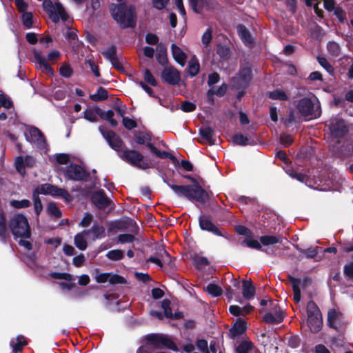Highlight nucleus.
Instances as JSON below:
<instances>
[{
  "label": "nucleus",
  "mask_w": 353,
  "mask_h": 353,
  "mask_svg": "<svg viewBox=\"0 0 353 353\" xmlns=\"http://www.w3.org/2000/svg\"><path fill=\"white\" fill-rule=\"evenodd\" d=\"M99 131L103 134V137L108 141L109 145L112 148L118 151L122 146V141L114 132L107 130L103 126L99 128Z\"/></svg>",
  "instance_id": "11"
},
{
  "label": "nucleus",
  "mask_w": 353,
  "mask_h": 353,
  "mask_svg": "<svg viewBox=\"0 0 353 353\" xmlns=\"http://www.w3.org/2000/svg\"><path fill=\"white\" fill-rule=\"evenodd\" d=\"M90 234V230H83L74 236V245L80 250H85L87 248V241L85 237Z\"/></svg>",
  "instance_id": "23"
},
{
  "label": "nucleus",
  "mask_w": 353,
  "mask_h": 353,
  "mask_svg": "<svg viewBox=\"0 0 353 353\" xmlns=\"http://www.w3.org/2000/svg\"><path fill=\"white\" fill-rule=\"evenodd\" d=\"M6 232V218L3 213H0V236L4 239Z\"/></svg>",
  "instance_id": "55"
},
{
  "label": "nucleus",
  "mask_w": 353,
  "mask_h": 353,
  "mask_svg": "<svg viewBox=\"0 0 353 353\" xmlns=\"http://www.w3.org/2000/svg\"><path fill=\"white\" fill-rule=\"evenodd\" d=\"M26 345L23 336H18L16 339L10 341V345L12 347V353L20 352L22 347Z\"/></svg>",
  "instance_id": "34"
},
{
  "label": "nucleus",
  "mask_w": 353,
  "mask_h": 353,
  "mask_svg": "<svg viewBox=\"0 0 353 353\" xmlns=\"http://www.w3.org/2000/svg\"><path fill=\"white\" fill-rule=\"evenodd\" d=\"M161 307L163 310L164 315L167 318H173V314L170 308V301L168 299H164L161 303Z\"/></svg>",
  "instance_id": "47"
},
{
  "label": "nucleus",
  "mask_w": 353,
  "mask_h": 353,
  "mask_svg": "<svg viewBox=\"0 0 353 353\" xmlns=\"http://www.w3.org/2000/svg\"><path fill=\"white\" fill-rule=\"evenodd\" d=\"M97 108L95 109L88 108L83 112L84 119L90 122H97Z\"/></svg>",
  "instance_id": "40"
},
{
  "label": "nucleus",
  "mask_w": 353,
  "mask_h": 353,
  "mask_svg": "<svg viewBox=\"0 0 353 353\" xmlns=\"http://www.w3.org/2000/svg\"><path fill=\"white\" fill-rule=\"evenodd\" d=\"M246 330V323L241 319H238L234 324L231 332L234 336L243 334Z\"/></svg>",
  "instance_id": "30"
},
{
  "label": "nucleus",
  "mask_w": 353,
  "mask_h": 353,
  "mask_svg": "<svg viewBox=\"0 0 353 353\" xmlns=\"http://www.w3.org/2000/svg\"><path fill=\"white\" fill-rule=\"evenodd\" d=\"M307 324L310 330L312 332H319L321 330L323 325L321 315L307 317Z\"/></svg>",
  "instance_id": "26"
},
{
  "label": "nucleus",
  "mask_w": 353,
  "mask_h": 353,
  "mask_svg": "<svg viewBox=\"0 0 353 353\" xmlns=\"http://www.w3.org/2000/svg\"><path fill=\"white\" fill-rule=\"evenodd\" d=\"M102 54L111 62L114 67L117 68H120L119 61L116 56V48L114 46L107 48L102 52Z\"/></svg>",
  "instance_id": "21"
},
{
  "label": "nucleus",
  "mask_w": 353,
  "mask_h": 353,
  "mask_svg": "<svg viewBox=\"0 0 353 353\" xmlns=\"http://www.w3.org/2000/svg\"><path fill=\"white\" fill-rule=\"evenodd\" d=\"M268 96L273 100L286 101L288 99L287 94L280 89L270 92Z\"/></svg>",
  "instance_id": "37"
},
{
  "label": "nucleus",
  "mask_w": 353,
  "mask_h": 353,
  "mask_svg": "<svg viewBox=\"0 0 353 353\" xmlns=\"http://www.w3.org/2000/svg\"><path fill=\"white\" fill-rule=\"evenodd\" d=\"M48 211L49 214H50L52 216H54L56 217H59L61 215V213L57 206L53 203H50L48 205Z\"/></svg>",
  "instance_id": "53"
},
{
  "label": "nucleus",
  "mask_w": 353,
  "mask_h": 353,
  "mask_svg": "<svg viewBox=\"0 0 353 353\" xmlns=\"http://www.w3.org/2000/svg\"><path fill=\"white\" fill-rule=\"evenodd\" d=\"M307 317L321 315L319 307L312 301H309L307 304Z\"/></svg>",
  "instance_id": "38"
},
{
  "label": "nucleus",
  "mask_w": 353,
  "mask_h": 353,
  "mask_svg": "<svg viewBox=\"0 0 353 353\" xmlns=\"http://www.w3.org/2000/svg\"><path fill=\"white\" fill-rule=\"evenodd\" d=\"M318 61L319 64L324 68L328 72L331 73L333 72V68L329 63L327 60L324 57H318Z\"/></svg>",
  "instance_id": "60"
},
{
  "label": "nucleus",
  "mask_w": 353,
  "mask_h": 353,
  "mask_svg": "<svg viewBox=\"0 0 353 353\" xmlns=\"http://www.w3.org/2000/svg\"><path fill=\"white\" fill-rule=\"evenodd\" d=\"M242 294L245 299L250 300L254 298L255 288L251 280H244L242 282Z\"/></svg>",
  "instance_id": "22"
},
{
  "label": "nucleus",
  "mask_w": 353,
  "mask_h": 353,
  "mask_svg": "<svg viewBox=\"0 0 353 353\" xmlns=\"http://www.w3.org/2000/svg\"><path fill=\"white\" fill-rule=\"evenodd\" d=\"M147 341L150 344L156 347L160 345H164L168 348L177 350L173 341L168 337L162 334H152L146 336Z\"/></svg>",
  "instance_id": "10"
},
{
  "label": "nucleus",
  "mask_w": 353,
  "mask_h": 353,
  "mask_svg": "<svg viewBox=\"0 0 353 353\" xmlns=\"http://www.w3.org/2000/svg\"><path fill=\"white\" fill-rule=\"evenodd\" d=\"M344 273L349 278L353 279V262L344 267Z\"/></svg>",
  "instance_id": "64"
},
{
  "label": "nucleus",
  "mask_w": 353,
  "mask_h": 353,
  "mask_svg": "<svg viewBox=\"0 0 353 353\" xmlns=\"http://www.w3.org/2000/svg\"><path fill=\"white\" fill-rule=\"evenodd\" d=\"M239 79L243 83L249 81L251 79V70L243 68L239 73Z\"/></svg>",
  "instance_id": "52"
},
{
  "label": "nucleus",
  "mask_w": 353,
  "mask_h": 353,
  "mask_svg": "<svg viewBox=\"0 0 353 353\" xmlns=\"http://www.w3.org/2000/svg\"><path fill=\"white\" fill-rule=\"evenodd\" d=\"M168 185L180 197L204 203L209 199L208 193L199 183L188 185H177L167 182Z\"/></svg>",
  "instance_id": "1"
},
{
  "label": "nucleus",
  "mask_w": 353,
  "mask_h": 353,
  "mask_svg": "<svg viewBox=\"0 0 353 353\" xmlns=\"http://www.w3.org/2000/svg\"><path fill=\"white\" fill-rule=\"evenodd\" d=\"M332 135L334 137H343L348 130L345 122L342 119L332 118L327 123Z\"/></svg>",
  "instance_id": "9"
},
{
  "label": "nucleus",
  "mask_w": 353,
  "mask_h": 353,
  "mask_svg": "<svg viewBox=\"0 0 353 353\" xmlns=\"http://www.w3.org/2000/svg\"><path fill=\"white\" fill-rule=\"evenodd\" d=\"M90 230V233H92V240L101 239L105 236V228L99 225H94Z\"/></svg>",
  "instance_id": "35"
},
{
  "label": "nucleus",
  "mask_w": 353,
  "mask_h": 353,
  "mask_svg": "<svg viewBox=\"0 0 353 353\" xmlns=\"http://www.w3.org/2000/svg\"><path fill=\"white\" fill-rule=\"evenodd\" d=\"M108 259L112 261H119L123 258L124 252L121 250H112L106 254Z\"/></svg>",
  "instance_id": "42"
},
{
  "label": "nucleus",
  "mask_w": 353,
  "mask_h": 353,
  "mask_svg": "<svg viewBox=\"0 0 353 353\" xmlns=\"http://www.w3.org/2000/svg\"><path fill=\"white\" fill-rule=\"evenodd\" d=\"M212 39V31L211 28H208L201 37V42L203 48H208Z\"/></svg>",
  "instance_id": "45"
},
{
  "label": "nucleus",
  "mask_w": 353,
  "mask_h": 353,
  "mask_svg": "<svg viewBox=\"0 0 353 353\" xmlns=\"http://www.w3.org/2000/svg\"><path fill=\"white\" fill-rule=\"evenodd\" d=\"M39 194L59 196L66 200H69L70 197L69 193L66 190L59 188L53 185L46 183L37 187L32 194L34 210L37 214H39L42 210V204L39 197Z\"/></svg>",
  "instance_id": "3"
},
{
  "label": "nucleus",
  "mask_w": 353,
  "mask_h": 353,
  "mask_svg": "<svg viewBox=\"0 0 353 353\" xmlns=\"http://www.w3.org/2000/svg\"><path fill=\"white\" fill-rule=\"evenodd\" d=\"M119 157L126 162L142 170L152 167V163L145 160L143 156L136 150H123L119 154Z\"/></svg>",
  "instance_id": "6"
},
{
  "label": "nucleus",
  "mask_w": 353,
  "mask_h": 353,
  "mask_svg": "<svg viewBox=\"0 0 353 353\" xmlns=\"http://www.w3.org/2000/svg\"><path fill=\"white\" fill-rule=\"evenodd\" d=\"M238 34L243 41V42L247 45L250 46L252 43L251 35L249 31L243 25L237 26Z\"/></svg>",
  "instance_id": "27"
},
{
  "label": "nucleus",
  "mask_w": 353,
  "mask_h": 353,
  "mask_svg": "<svg viewBox=\"0 0 353 353\" xmlns=\"http://www.w3.org/2000/svg\"><path fill=\"white\" fill-rule=\"evenodd\" d=\"M237 353H255L253 344L250 341H243L236 347Z\"/></svg>",
  "instance_id": "33"
},
{
  "label": "nucleus",
  "mask_w": 353,
  "mask_h": 353,
  "mask_svg": "<svg viewBox=\"0 0 353 353\" xmlns=\"http://www.w3.org/2000/svg\"><path fill=\"white\" fill-rule=\"evenodd\" d=\"M199 61L196 55H192L188 63L187 72L190 77H194L199 73Z\"/></svg>",
  "instance_id": "24"
},
{
  "label": "nucleus",
  "mask_w": 353,
  "mask_h": 353,
  "mask_svg": "<svg viewBox=\"0 0 353 353\" xmlns=\"http://www.w3.org/2000/svg\"><path fill=\"white\" fill-rule=\"evenodd\" d=\"M196 346L199 350L205 353H208V342L204 339H199L196 342Z\"/></svg>",
  "instance_id": "62"
},
{
  "label": "nucleus",
  "mask_w": 353,
  "mask_h": 353,
  "mask_svg": "<svg viewBox=\"0 0 353 353\" xmlns=\"http://www.w3.org/2000/svg\"><path fill=\"white\" fill-rule=\"evenodd\" d=\"M232 141L234 143L240 145H247L252 144V142L249 140V139L241 134L234 135L232 137Z\"/></svg>",
  "instance_id": "41"
},
{
  "label": "nucleus",
  "mask_w": 353,
  "mask_h": 353,
  "mask_svg": "<svg viewBox=\"0 0 353 353\" xmlns=\"http://www.w3.org/2000/svg\"><path fill=\"white\" fill-rule=\"evenodd\" d=\"M148 261H151L152 263L157 265L159 267L162 268L163 263H170L171 261V258L165 250L161 249L159 251V257L151 256Z\"/></svg>",
  "instance_id": "20"
},
{
  "label": "nucleus",
  "mask_w": 353,
  "mask_h": 353,
  "mask_svg": "<svg viewBox=\"0 0 353 353\" xmlns=\"http://www.w3.org/2000/svg\"><path fill=\"white\" fill-rule=\"evenodd\" d=\"M327 50L333 57H338L340 54V47L338 43L334 41H330L327 43Z\"/></svg>",
  "instance_id": "46"
},
{
  "label": "nucleus",
  "mask_w": 353,
  "mask_h": 353,
  "mask_svg": "<svg viewBox=\"0 0 353 353\" xmlns=\"http://www.w3.org/2000/svg\"><path fill=\"white\" fill-rule=\"evenodd\" d=\"M117 1L118 4L112 3L110 6L112 17L122 28L133 27L135 25L134 10L132 8H128L123 0Z\"/></svg>",
  "instance_id": "2"
},
{
  "label": "nucleus",
  "mask_w": 353,
  "mask_h": 353,
  "mask_svg": "<svg viewBox=\"0 0 353 353\" xmlns=\"http://www.w3.org/2000/svg\"><path fill=\"white\" fill-rule=\"evenodd\" d=\"M290 281L292 285L294 292V300L299 303L301 301V290H300V281L292 276H290Z\"/></svg>",
  "instance_id": "31"
},
{
  "label": "nucleus",
  "mask_w": 353,
  "mask_h": 353,
  "mask_svg": "<svg viewBox=\"0 0 353 353\" xmlns=\"http://www.w3.org/2000/svg\"><path fill=\"white\" fill-rule=\"evenodd\" d=\"M9 226L16 238H29L30 236V229L28 219L22 214L14 215L11 219Z\"/></svg>",
  "instance_id": "4"
},
{
  "label": "nucleus",
  "mask_w": 353,
  "mask_h": 353,
  "mask_svg": "<svg viewBox=\"0 0 353 353\" xmlns=\"http://www.w3.org/2000/svg\"><path fill=\"white\" fill-rule=\"evenodd\" d=\"M263 321L267 323H274L277 324L281 323L283 319V316L281 310L276 307V305H274V312H268L266 313L263 317Z\"/></svg>",
  "instance_id": "18"
},
{
  "label": "nucleus",
  "mask_w": 353,
  "mask_h": 353,
  "mask_svg": "<svg viewBox=\"0 0 353 353\" xmlns=\"http://www.w3.org/2000/svg\"><path fill=\"white\" fill-rule=\"evenodd\" d=\"M108 97V91L103 87H100L96 93L90 95V99L94 101H99L106 99Z\"/></svg>",
  "instance_id": "36"
},
{
  "label": "nucleus",
  "mask_w": 353,
  "mask_h": 353,
  "mask_svg": "<svg viewBox=\"0 0 353 353\" xmlns=\"http://www.w3.org/2000/svg\"><path fill=\"white\" fill-rule=\"evenodd\" d=\"M10 205L15 208H25L30 205V201L27 199L21 201L13 200L10 201Z\"/></svg>",
  "instance_id": "50"
},
{
  "label": "nucleus",
  "mask_w": 353,
  "mask_h": 353,
  "mask_svg": "<svg viewBox=\"0 0 353 353\" xmlns=\"http://www.w3.org/2000/svg\"><path fill=\"white\" fill-rule=\"evenodd\" d=\"M299 112L308 119L316 118L321 114L319 101L313 102L310 99L303 98L301 99L297 105Z\"/></svg>",
  "instance_id": "7"
},
{
  "label": "nucleus",
  "mask_w": 353,
  "mask_h": 353,
  "mask_svg": "<svg viewBox=\"0 0 353 353\" xmlns=\"http://www.w3.org/2000/svg\"><path fill=\"white\" fill-rule=\"evenodd\" d=\"M92 215L90 213H86L79 223V225L83 228L88 227L92 221Z\"/></svg>",
  "instance_id": "57"
},
{
  "label": "nucleus",
  "mask_w": 353,
  "mask_h": 353,
  "mask_svg": "<svg viewBox=\"0 0 353 353\" xmlns=\"http://www.w3.org/2000/svg\"><path fill=\"white\" fill-rule=\"evenodd\" d=\"M143 77L145 81L151 85L155 86L157 85L155 79L148 70H145Z\"/></svg>",
  "instance_id": "56"
},
{
  "label": "nucleus",
  "mask_w": 353,
  "mask_h": 353,
  "mask_svg": "<svg viewBox=\"0 0 353 353\" xmlns=\"http://www.w3.org/2000/svg\"><path fill=\"white\" fill-rule=\"evenodd\" d=\"M97 112L101 119L108 121L112 126L117 125V121L113 118L114 112L112 110L105 112L99 108H97Z\"/></svg>",
  "instance_id": "28"
},
{
  "label": "nucleus",
  "mask_w": 353,
  "mask_h": 353,
  "mask_svg": "<svg viewBox=\"0 0 353 353\" xmlns=\"http://www.w3.org/2000/svg\"><path fill=\"white\" fill-rule=\"evenodd\" d=\"M243 243L245 244L248 247L254 248L256 250H261V243L258 240L252 239H247L243 241Z\"/></svg>",
  "instance_id": "51"
},
{
  "label": "nucleus",
  "mask_w": 353,
  "mask_h": 353,
  "mask_svg": "<svg viewBox=\"0 0 353 353\" xmlns=\"http://www.w3.org/2000/svg\"><path fill=\"white\" fill-rule=\"evenodd\" d=\"M26 140L41 149L46 148V140L42 132L35 127H31L25 132Z\"/></svg>",
  "instance_id": "8"
},
{
  "label": "nucleus",
  "mask_w": 353,
  "mask_h": 353,
  "mask_svg": "<svg viewBox=\"0 0 353 353\" xmlns=\"http://www.w3.org/2000/svg\"><path fill=\"white\" fill-rule=\"evenodd\" d=\"M282 238L279 236H262L260 237V242L264 246L273 245L277 243L281 242Z\"/></svg>",
  "instance_id": "32"
},
{
  "label": "nucleus",
  "mask_w": 353,
  "mask_h": 353,
  "mask_svg": "<svg viewBox=\"0 0 353 353\" xmlns=\"http://www.w3.org/2000/svg\"><path fill=\"white\" fill-rule=\"evenodd\" d=\"M199 134L202 138L210 145L215 144V140L213 138L214 131L210 128H203L199 130Z\"/></svg>",
  "instance_id": "29"
},
{
  "label": "nucleus",
  "mask_w": 353,
  "mask_h": 353,
  "mask_svg": "<svg viewBox=\"0 0 353 353\" xmlns=\"http://www.w3.org/2000/svg\"><path fill=\"white\" fill-rule=\"evenodd\" d=\"M43 8L54 23H58L60 19L63 21L68 19L69 16L60 3H53L50 0H44Z\"/></svg>",
  "instance_id": "5"
},
{
  "label": "nucleus",
  "mask_w": 353,
  "mask_h": 353,
  "mask_svg": "<svg viewBox=\"0 0 353 353\" xmlns=\"http://www.w3.org/2000/svg\"><path fill=\"white\" fill-rule=\"evenodd\" d=\"M189 1L193 10L198 13L208 6L206 0H189Z\"/></svg>",
  "instance_id": "39"
},
{
  "label": "nucleus",
  "mask_w": 353,
  "mask_h": 353,
  "mask_svg": "<svg viewBox=\"0 0 353 353\" xmlns=\"http://www.w3.org/2000/svg\"><path fill=\"white\" fill-rule=\"evenodd\" d=\"M148 148L151 150L152 152H153L154 154H156L157 157L162 158V159H174V157L169 154L168 152L165 151H160L157 148H155L153 145L148 143Z\"/></svg>",
  "instance_id": "43"
},
{
  "label": "nucleus",
  "mask_w": 353,
  "mask_h": 353,
  "mask_svg": "<svg viewBox=\"0 0 353 353\" xmlns=\"http://www.w3.org/2000/svg\"><path fill=\"white\" fill-rule=\"evenodd\" d=\"M34 57L39 65V68L49 75L53 74V70L48 64L46 58L38 50L33 51Z\"/></svg>",
  "instance_id": "16"
},
{
  "label": "nucleus",
  "mask_w": 353,
  "mask_h": 353,
  "mask_svg": "<svg viewBox=\"0 0 353 353\" xmlns=\"http://www.w3.org/2000/svg\"><path fill=\"white\" fill-rule=\"evenodd\" d=\"M15 166H16V169L21 174L23 175L25 174V170H24L25 165H24L23 159L22 157H17V159H16V161H15Z\"/></svg>",
  "instance_id": "58"
},
{
  "label": "nucleus",
  "mask_w": 353,
  "mask_h": 353,
  "mask_svg": "<svg viewBox=\"0 0 353 353\" xmlns=\"http://www.w3.org/2000/svg\"><path fill=\"white\" fill-rule=\"evenodd\" d=\"M199 221L201 230L211 232L216 236H224L223 232L212 222L210 216L202 215L199 217Z\"/></svg>",
  "instance_id": "13"
},
{
  "label": "nucleus",
  "mask_w": 353,
  "mask_h": 353,
  "mask_svg": "<svg viewBox=\"0 0 353 353\" xmlns=\"http://www.w3.org/2000/svg\"><path fill=\"white\" fill-rule=\"evenodd\" d=\"M171 51L173 58L176 62L181 66H184L187 59V54L185 52L176 44H172L171 46Z\"/></svg>",
  "instance_id": "19"
},
{
  "label": "nucleus",
  "mask_w": 353,
  "mask_h": 353,
  "mask_svg": "<svg viewBox=\"0 0 353 353\" xmlns=\"http://www.w3.org/2000/svg\"><path fill=\"white\" fill-rule=\"evenodd\" d=\"M66 175L70 179L77 181L83 180L87 176L85 170L77 165H69L66 169Z\"/></svg>",
  "instance_id": "15"
},
{
  "label": "nucleus",
  "mask_w": 353,
  "mask_h": 353,
  "mask_svg": "<svg viewBox=\"0 0 353 353\" xmlns=\"http://www.w3.org/2000/svg\"><path fill=\"white\" fill-rule=\"evenodd\" d=\"M59 72L61 76L65 78H69L72 74V69L67 63H63L62 65L60 67Z\"/></svg>",
  "instance_id": "48"
},
{
  "label": "nucleus",
  "mask_w": 353,
  "mask_h": 353,
  "mask_svg": "<svg viewBox=\"0 0 353 353\" xmlns=\"http://www.w3.org/2000/svg\"><path fill=\"white\" fill-rule=\"evenodd\" d=\"M227 90V86L225 84H223L220 86L216 91L211 89L208 91V94L209 96L216 94L219 97L223 96Z\"/></svg>",
  "instance_id": "59"
},
{
  "label": "nucleus",
  "mask_w": 353,
  "mask_h": 353,
  "mask_svg": "<svg viewBox=\"0 0 353 353\" xmlns=\"http://www.w3.org/2000/svg\"><path fill=\"white\" fill-rule=\"evenodd\" d=\"M95 279L99 283L109 282L111 284H116L122 283L123 278L111 273H101L97 275Z\"/></svg>",
  "instance_id": "17"
},
{
  "label": "nucleus",
  "mask_w": 353,
  "mask_h": 353,
  "mask_svg": "<svg viewBox=\"0 0 353 353\" xmlns=\"http://www.w3.org/2000/svg\"><path fill=\"white\" fill-rule=\"evenodd\" d=\"M345 323L343 315L335 309H330L327 313V323L335 330L340 328Z\"/></svg>",
  "instance_id": "12"
},
{
  "label": "nucleus",
  "mask_w": 353,
  "mask_h": 353,
  "mask_svg": "<svg viewBox=\"0 0 353 353\" xmlns=\"http://www.w3.org/2000/svg\"><path fill=\"white\" fill-rule=\"evenodd\" d=\"M162 79L171 85L177 84L181 79L179 72L174 68L170 67L163 70Z\"/></svg>",
  "instance_id": "14"
},
{
  "label": "nucleus",
  "mask_w": 353,
  "mask_h": 353,
  "mask_svg": "<svg viewBox=\"0 0 353 353\" xmlns=\"http://www.w3.org/2000/svg\"><path fill=\"white\" fill-rule=\"evenodd\" d=\"M206 291L213 296H220L223 292L221 287L213 283H210L207 286Z\"/></svg>",
  "instance_id": "44"
},
{
  "label": "nucleus",
  "mask_w": 353,
  "mask_h": 353,
  "mask_svg": "<svg viewBox=\"0 0 353 353\" xmlns=\"http://www.w3.org/2000/svg\"><path fill=\"white\" fill-rule=\"evenodd\" d=\"M21 14L23 25L28 28H31L32 25V14L30 12H24Z\"/></svg>",
  "instance_id": "49"
},
{
  "label": "nucleus",
  "mask_w": 353,
  "mask_h": 353,
  "mask_svg": "<svg viewBox=\"0 0 353 353\" xmlns=\"http://www.w3.org/2000/svg\"><path fill=\"white\" fill-rule=\"evenodd\" d=\"M195 108L196 105L194 103L188 101H185L181 104V110L185 112H192L195 110Z\"/></svg>",
  "instance_id": "61"
},
{
  "label": "nucleus",
  "mask_w": 353,
  "mask_h": 353,
  "mask_svg": "<svg viewBox=\"0 0 353 353\" xmlns=\"http://www.w3.org/2000/svg\"><path fill=\"white\" fill-rule=\"evenodd\" d=\"M123 123L124 126L128 130H131L137 126L136 122L133 119L128 117H123Z\"/></svg>",
  "instance_id": "63"
},
{
  "label": "nucleus",
  "mask_w": 353,
  "mask_h": 353,
  "mask_svg": "<svg viewBox=\"0 0 353 353\" xmlns=\"http://www.w3.org/2000/svg\"><path fill=\"white\" fill-rule=\"evenodd\" d=\"M94 205L99 208H103L108 205V199L101 192H95L92 197Z\"/></svg>",
  "instance_id": "25"
},
{
  "label": "nucleus",
  "mask_w": 353,
  "mask_h": 353,
  "mask_svg": "<svg viewBox=\"0 0 353 353\" xmlns=\"http://www.w3.org/2000/svg\"><path fill=\"white\" fill-rule=\"evenodd\" d=\"M134 240V236L132 234H124L118 236V241L121 243H132Z\"/></svg>",
  "instance_id": "54"
}]
</instances>
